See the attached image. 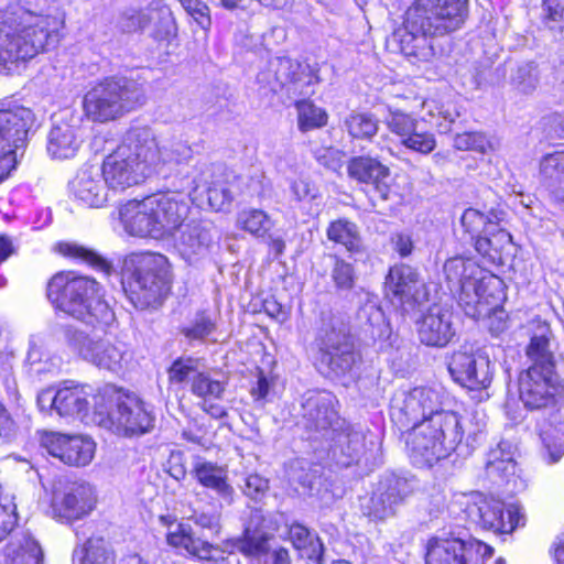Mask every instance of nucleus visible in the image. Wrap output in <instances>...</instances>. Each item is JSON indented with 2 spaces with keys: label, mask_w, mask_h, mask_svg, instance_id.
I'll list each match as a JSON object with an SVG mask.
<instances>
[{
  "label": "nucleus",
  "mask_w": 564,
  "mask_h": 564,
  "mask_svg": "<svg viewBox=\"0 0 564 564\" xmlns=\"http://www.w3.org/2000/svg\"><path fill=\"white\" fill-rule=\"evenodd\" d=\"M485 471L487 478L495 484L510 481L516 476L517 463L499 445L488 453Z\"/></svg>",
  "instance_id": "nucleus-42"
},
{
  "label": "nucleus",
  "mask_w": 564,
  "mask_h": 564,
  "mask_svg": "<svg viewBox=\"0 0 564 564\" xmlns=\"http://www.w3.org/2000/svg\"><path fill=\"white\" fill-rule=\"evenodd\" d=\"M348 133L355 139H371L378 132V120L370 113H350L345 119Z\"/></svg>",
  "instance_id": "nucleus-48"
},
{
  "label": "nucleus",
  "mask_w": 564,
  "mask_h": 564,
  "mask_svg": "<svg viewBox=\"0 0 564 564\" xmlns=\"http://www.w3.org/2000/svg\"><path fill=\"white\" fill-rule=\"evenodd\" d=\"M183 8L204 29L210 25L209 8L200 0H178Z\"/></svg>",
  "instance_id": "nucleus-56"
},
{
  "label": "nucleus",
  "mask_w": 564,
  "mask_h": 564,
  "mask_svg": "<svg viewBox=\"0 0 564 564\" xmlns=\"http://www.w3.org/2000/svg\"><path fill=\"white\" fill-rule=\"evenodd\" d=\"M390 243L392 249L401 257H409L414 248L413 239L410 234L398 231L390 236Z\"/></svg>",
  "instance_id": "nucleus-57"
},
{
  "label": "nucleus",
  "mask_w": 564,
  "mask_h": 564,
  "mask_svg": "<svg viewBox=\"0 0 564 564\" xmlns=\"http://www.w3.org/2000/svg\"><path fill=\"white\" fill-rule=\"evenodd\" d=\"M466 17L464 0H415L399 33L401 52L417 61H429L434 56L431 36L459 29Z\"/></svg>",
  "instance_id": "nucleus-5"
},
{
  "label": "nucleus",
  "mask_w": 564,
  "mask_h": 564,
  "mask_svg": "<svg viewBox=\"0 0 564 564\" xmlns=\"http://www.w3.org/2000/svg\"><path fill=\"white\" fill-rule=\"evenodd\" d=\"M337 399L328 391H307L302 397L299 424L314 438H328L337 431L340 419L336 410Z\"/></svg>",
  "instance_id": "nucleus-14"
},
{
  "label": "nucleus",
  "mask_w": 564,
  "mask_h": 564,
  "mask_svg": "<svg viewBox=\"0 0 564 564\" xmlns=\"http://www.w3.org/2000/svg\"><path fill=\"white\" fill-rule=\"evenodd\" d=\"M291 192L295 200H313L318 196V191L307 180H294L291 183Z\"/></svg>",
  "instance_id": "nucleus-58"
},
{
  "label": "nucleus",
  "mask_w": 564,
  "mask_h": 564,
  "mask_svg": "<svg viewBox=\"0 0 564 564\" xmlns=\"http://www.w3.org/2000/svg\"><path fill=\"white\" fill-rule=\"evenodd\" d=\"M4 500V502H0V541L3 540L17 524L15 505L7 498Z\"/></svg>",
  "instance_id": "nucleus-55"
},
{
  "label": "nucleus",
  "mask_w": 564,
  "mask_h": 564,
  "mask_svg": "<svg viewBox=\"0 0 564 564\" xmlns=\"http://www.w3.org/2000/svg\"><path fill=\"white\" fill-rule=\"evenodd\" d=\"M343 153L334 148L324 149L317 154V161L325 167L337 171L341 167Z\"/></svg>",
  "instance_id": "nucleus-60"
},
{
  "label": "nucleus",
  "mask_w": 564,
  "mask_h": 564,
  "mask_svg": "<svg viewBox=\"0 0 564 564\" xmlns=\"http://www.w3.org/2000/svg\"><path fill=\"white\" fill-rule=\"evenodd\" d=\"M466 511L484 529L501 534L511 533L521 520L518 506H506L499 499L480 494L473 497Z\"/></svg>",
  "instance_id": "nucleus-16"
},
{
  "label": "nucleus",
  "mask_w": 564,
  "mask_h": 564,
  "mask_svg": "<svg viewBox=\"0 0 564 564\" xmlns=\"http://www.w3.org/2000/svg\"><path fill=\"white\" fill-rule=\"evenodd\" d=\"M214 225L209 220H191L180 228L176 245L183 257L191 259L194 256L207 253L214 239Z\"/></svg>",
  "instance_id": "nucleus-32"
},
{
  "label": "nucleus",
  "mask_w": 564,
  "mask_h": 564,
  "mask_svg": "<svg viewBox=\"0 0 564 564\" xmlns=\"http://www.w3.org/2000/svg\"><path fill=\"white\" fill-rule=\"evenodd\" d=\"M326 235L330 241L344 246L352 256L365 251L358 226L350 220L340 218L332 221L327 227Z\"/></svg>",
  "instance_id": "nucleus-37"
},
{
  "label": "nucleus",
  "mask_w": 564,
  "mask_h": 564,
  "mask_svg": "<svg viewBox=\"0 0 564 564\" xmlns=\"http://www.w3.org/2000/svg\"><path fill=\"white\" fill-rule=\"evenodd\" d=\"M143 100V91L134 80L110 77L85 94L83 108L89 120L105 123L134 110Z\"/></svg>",
  "instance_id": "nucleus-8"
},
{
  "label": "nucleus",
  "mask_w": 564,
  "mask_h": 564,
  "mask_svg": "<svg viewBox=\"0 0 564 564\" xmlns=\"http://www.w3.org/2000/svg\"><path fill=\"white\" fill-rule=\"evenodd\" d=\"M107 183L101 169L84 166L69 183L72 195L88 207L99 208L107 202Z\"/></svg>",
  "instance_id": "nucleus-29"
},
{
  "label": "nucleus",
  "mask_w": 564,
  "mask_h": 564,
  "mask_svg": "<svg viewBox=\"0 0 564 564\" xmlns=\"http://www.w3.org/2000/svg\"><path fill=\"white\" fill-rule=\"evenodd\" d=\"M270 388V380L264 376L263 371H260L256 384L250 390V394L254 401H262L268 397Z\"/></svg>",
  "instance_id": "nucleus-63"
},
{
  "label": "nucleus",
  "mask_w": 564,
  "mask_h": 564,
  "mask_svg": "<svg viewBox=\"0 0 564 564\" xmlns=\"http://www.w3.org/2000/svg\"><path fill=\"white\" fill-rule=\"evenodd\" d=\"M64 21L12 7L0 15V74L11 75L47 46L58 42Z\"/></svg>",
  "instance_id": "nucleus-3"
},
{
  "label": "nucleus",
  "mask_w": 564,
  "mask_h": 564,
  "mask_svg": "<svg viewBox=\"0 0 564 564\" xmlns=\"http://www.w3.org/2000/svg\"><path fill=\"white\" fill-rule=\"evenodd\" d=\"M153 212L158 218L161 237L171 236L183 226L189 205L186 197L180 193H164L150 196Z\"/></svg>",
  "instance_id": "nucleus-28"
},
{
  "label": "nucleus",
  "mask_w": 564,
  "mask_h": 564,
  "mask_svg": "<svg viewBox=\"0 0 564 564\" xmlns=\"http://www.w3.org/2000/svg\"><path fill=\"white\" fill-rule=\"evenodd\" d=\"M417 335L426 346L445 347L456 335L453 312L445 306H431L417 322Z\"/></svg>",
  "instance_id": "nucleus-24"
},
{
  "label": "nucleus",
  "mask_w": 564,
  "mask_h": 564,
  "mask_svg": "<svg viewBox=\"0 0 564 564\" xmlns=\"http://www.w3.org/2000/svg\"><path fill=\"white\" fill-rule=\"evenodd\" d=\"M501 216L502 213L497 210L484 214L478 209L468 208L462 215L460 223L465 231L470 236V239L476 241V239L484 237L490 230H496L502 219Z\"/></svg>",
  "instance_id": "nucleus-40"
},
{
  "label": "nucleus",
  "mask_w": 564,
  "mask_h": 564,
  "mask_svg": "<svg viewBox=\"0 0 564 564\" xmlns=\"http://www.w3.org/2000/svg\"><path fill=\"white\" fill-rule=\"evenodd\" d=\"M192 155V148L186 142L180 139L159 141L150 127L135 126L106 156L101 171L109 187L122 191L187 162Z\"/></svg>",
  "instance_id": "nucleus-2"
},
{
  "label": "nucleus",
  "mask_w": 564,
  "mask_h": 564,
  "mask_svg": "<svg viewBox=\"0 0 564 564\" xmlns=\"http://www.w3.org/2000/svg\"><path fill=\"white\" fill-rule=\"evenodd\" d=\"M269 490V480L259 474H250L245 479L243 494L253 500H260Z\"/></svg>",
  "instance_id": "nucleus-54"
},
{
  "label": "nucleus",
  "mask_w": 564,
  "mask_h": 564,
  "mask_svg": "<svg viewBox=\"0 0 564 564\" xmlns=\"http://www.w3.org/2000/svg\"><path fill=\"white\" fill-rule=\"evenodd\" d=\"M348 176L359 184L371 186L387 200L390 194V169L377 158L359 155L349 160L347 164Z\"/></svg>",
  "instance_id": "nucleus-26"
},
{
  "label": "nucleus",
  "mask_w": 564,
  "mask_h": 564,
  "mask_svg": "<svg viewBox=\"0 0 564 564\" xmlns=\"http://www.w3.org/2000/svg\"><path fill=\"white\" fill-rule=\"evenodd\" d=\"M236 195L232 185L227 183H213L207 189L208 203L215 210L229 207Z\"/></svg>",
  "instance_id": "nucleus-52"
},
{
  "label": "nucleus",
  "mask_w": 564,
  "mask_h": 564,
  "mask_svg": "<svg viewBox=\"0 0 564 564\" xmlns=\"http://www.w3.org/2000/svg\"><path fill=\"white\" fill-rule=\"evenodd\" d=\"M42 446L50 455L70 466H86L95 454V443L79 435L46 433L42 437Z\"/></svg>",
  "instance_id": "nucleus-22"
},
{
  "label": "nucleus",
  "mask_w": 564,
  "mask_h": 564,
  "mask_svg": "<svg viewBox=\"0 0 564 564\" xmlns=\"http://www.w3.org/2000/svg\"><path fill=\"white\" fill-rule=\"evenodd\" d=\"M392 421L406 427V446L414 464L432 466L447 457L463 441L458 413L444 410V393L434 387L398 390L390 401Z\"/></svg>",
  "instance_id": "nucleus-1"
},
{
  "label": "nucleus",
  "mask_w": 564,
  "mask_h": 564,
  "mask_svg": "<svg viewBox=\"0 0 564 564\" xmlns=\"http://www.w3.org/2000/svg\"><path fill=\"white\" fill-rule=\"evenodd\" d=\"M288 534L289 540L302 557H306L316 564H323L324 545L306 527L294 522L289 525Z\"/></svg>",
  "instance_id": "nucleus-36"
},
{
  "label": "nucleus",
  "mask_w": 564,
  "mask_h": 564,
  "mask_svg": "<svg viewBox=\"0 0 564 564\" xmlns=\"http://www.w3.org/2000/svg\"><path fill=\"white\" fill-rule=\"evenodd\" d=\"M278 74L281 80L285 75V79L294 85V90H299L302 95H312L314 90L311 87L319 82L318 76L312 73L310 66L302 67L297 62L285 57L279 59ZM282 83L284 84V82Z\"/></svg>",
  "instance_id": "nucleus-39"
},
{
  "label": "nucleus",
  "mask_w": 564,
  "mask_h": 564,
  "mask_svg": "<svg viewBox=\"0 0 564 564\" xmlns=\"http://www.w3.org/2000/svg\"><path fill=\"white\" fill-rule=\"evenodd\" d=\"M56 250L64 257L79 260L94 267L95 269L105 271L107 273L110 271L111 265L106 259L95 253L94 251L76 243L62 242L56 246Z\"/></svg>",
  "instance_id": "nucleus-47"
},
{
  "label": "nucleus",
  "mask_w": 564,
  "mask_h": 564,
  "mask_svg": "<svg viewBox=\"0 0 564 564\" xmlns=\"http://www.w3.org/2000/svg\"><path fill=\"white\" fill-rule=\"evenodd\" d=\"M64 337L80 356L99 368L116 371L121 368L124 352L121 347L106 340H93L83 332L66 327Z\"/></svg>",
  "instance_id": "nucleus-21"
},
{
  "label": "nucleus",
  "mask_w": 564,
  "mask_h": 564,
  "mask_svg": "<svg viewBox=\"0 0 564 564\" xmlns=\"http://www.w3.org/2000/svg\"><path fill=\"white\" fill-rule=\"evenodd\" d=\"M541 174L550 181L547 186L552 198L564 209V152L544 156Z\"/></svg>",
  "instance_id": "nucleus-38"
},
{
  "label": "nucleus",
  "mask_w": 564,
  "mask_h": 564,
  "mask_svg": "<svg viewBox=\"0 0 564 564\" xmlns=\"http://www.w3.org/2000/svg\"><path fill=\"white\" fill-rule=\"evenodd\" d=\"M345 422L340 421L337 431L330 433L328 438L335 442V451L339 449L349 460L343 462L349 465L352 460L357 459L365 449V436L358 431L350 427H344Z\"/></svg>",
  "instance_id": "nucleus-43"
},
{
  "label": "nucleus",
  "mask_w": 564,
  "mask_h": 564,
  "mask_svg": "<svg viewBox=\"0 0 564 564\" xmlns=\"http://www.w3.org/2000/svg\"><path fill=\"white\" fill-rule=\"evenodd\" d=\"M33 123L30 108L17 104L0 108V182L14 167L17 152L25 147Z\"/></svg>",
  "instance_id": "nucleus-12"
},
{
  "label": "nucleus",
  "mask_w": 564,
  "mask_h": 564,
  "mask_svg": "<svg viewBox=\"0 0 564 564\" xmlns=\"http://www.w3.org/2000/svg\"><path fill=\"white\" fill-rule=\"evenodd\" d=\"M448 371L457 383L470 390L486 389L492 380L490 360L480 352L455 351L448 364Z\"/></svg>",
  "instance_id": "nucleus-19"
},
{
  "label": "nucleus",
  "mask_w": 564,
  "mask_h": 564,
  "mask_svg": "<svg viewBox=\"0 0 564 564\" xmlns=\"http://www.w3.org/2000/svg\"><path fill=\"white\" fill-rule=\"evenodd\" d=\"M199 362L197 359L187 357L176 359L169 369V379L173 383L193 381L195 375H199Z\"/></svg>",
  "instance_id": "nucleus-50"
},
{
  "label": "nucleus",
  "mask_w": 564,
  "mask_h": 564,
  "mask_svg": "<svg viewBox=\"0 0 564 564\" xmlns=\"http://www.w3.org/2000/svg\"><path fill=\"white\" fill-rule=\"evenodd\" d=\"M150 196L142 200H129L119 215L124 230L137 237L162 238Z\"/></svg>",
  "instance_id": "nucleus-27"
},
{
  "label": "nucleus",
  "mask_w": 564,
  "mask_h": 564,
  "mask_svg": "<svg viewBox=\"0 0 564 564\" xmlns=\"http://www.w3.org/2000/svg\"><path fill=\"white\" fill-rule=\"evenodd\" d=\"M96 501L93 486L87 482H70L55 490L52 513L59 522L72 523L89 516Z\"/></svg>",
  "instance_id": "nucleus-17"
},
{
  "label": "nucleus",
  "mask_w": 564,
  "mask_h": 564,
  "mask_svg": "<svg viewBox=\"0 0 564 564\" xmlns=\"http://www.w3.org/2000/svg\"><path fill=\"white\" fill-rule=\"evenodd\" d=\"M228 381L217 378L210 372L200 371L195 375L191 384V392L198 398L200 409L214 419L227 416L226 409L217 403L223 400Z\"/></svg>",
  "instance_id": "nucleus-30"
},
{
  "label": "nucleus",
  "mask_w": 564,
  "mask_h": 564,
  "mask_svg": "<svg viewBox=\"0 0 564 564\" xmlns=\"http://www.w3.org/2000/svg\"><path fill=\"white\" fill-rule=\"evenodd\" d=\"M384 123L399 138L400 143L411 151L426 155L436 148L434 133L422 130L420 121L410 113L389 109Z\"/></svg>",
  "instance_id": "nucleus-20"
},
{
  "label": "nucleus",
  "mask_w": 564,
  "mask_h": 564,
  "mask_svg": "<svg viewBox=\"0 0 564 564\" xmlns=\"http://www.w3.org/2000/svg\"><path fill=\"white\" fill-rule=\"evenodd\" d=\"M214 330L213 322L206 316H199L192 327L184 329V335L189 339H203Z\"/></svg>",
  "instance_id": "nucleus-59"
},
{
  "label": "nucleus",
  "mask_w": 564,
  "mask_h": 564,
  "mask_svg": "<svg viewBox=\"0 0 564 564\" xmlns=\"http://www.w3.org/2000/svg\"><path fill=\"white\" fill-rule=\"evenodd\" d=\"M475 249L487 263L494 265L506 264L514 254L512 237L507 230L500 228V224L496 230H490L484 237L476 239Z\"/></svg>",
  "instance_id": "nucleus-33"
},
{
  "label": "nucleus",
  "mask_w": 564,
  "mask_h": 564,
  "mask_svg": "<svg viewBox=\"0 0 564 564\" xmlns=\"http://www.w3.org/2000/svg\"><path fill=\"white\" fill-rule=\"evenodd\" d=\"M153 422V415L137 397H121L111 388H105L95 400L94 423L117 434H143L150 431Z\"/></svg>",
  "instance_id": "nucleus-9"
},
{
  "label": "nucleus",
  "mask_w": 564,
  "mask_h": 564,
  "mask_svg": "<svg viewBox=\"0 0 564 564\" xmlns=\"http://www.w3.org/2000/svg\"><path fill=\"white\" fill-rule=\"evenodd\" d=\"M494 549L476 539H432L426 552L427 564H484Z\"/></svg>",
  "instance_id": "nucleus-15"
},
{
  "label": "nucleus",
  "mask_w": 564,
  "mask_h": 564,
  "mask_svg": "<svg viewBox=\"0 0 564 564\" xmlns=\"http://www.w3.org/2000/svg\"><path fill=\"white\" fill-rule=\"evenodd\" d=\"M278 527L272 516L260 509L251 511L243 533L236 542L237 550L243 555L261 562L271 551L270 541Z\"/></svg>",
  "instance_id": "nucleus-18"
},
{
  "label": "nucleus",
  "mask_w": 564,
  "mask_h": 564,
  "mask_svg": "<svg viewBox=\"0 0 564 564\" xmlns=\"http://www.w3.org/2000/svg\"><path fill=\"white\" fill-rule=\"evenodd\" d=\"M17 434V426L0 403V442H9Z\"/></svg>",
  "instance_id": "nucleus-61"
},
{
  "label": "nucleus",
  "mask_w": 564,
  "mask_h": 564,
  "mask_svg": "<svg viewBox=\"0 0 564 564\" xmlns=\"http://www.w3.org/2000/svg\"><path fill=\"white\" fill-rule=\"evenodd\" d=\"M540 437L549 453L552 463H556L564 455V429L550 425L540 432Z\"/></svg>",
  "instance_id": "nucleus-49"
},
{
  "label": "nucleus",
  "mask_w": 564,
  "mask_h": 564,
  "mask_svg": "<svg viewBox=\"0 0 564 564\" xmlns=\"http://www.w3.org/2000/svg\"><path fill=\"white\" fill-rule=\"evenodd\" d=\"M43 551L36 540L30 535L23 536L12 544L8 553V564H44Z\"/></svg>",
  "instance_id": "nucleus-45"
},
{
  "label": "nucleus",
  "mask_w": 564,
  "mask_h": 564,
  "mask_svg": "<svg viewBox=\"0 0 564 564\" xmlns=\"http://www.w3.org/2000/svg\"><path fill=\"white\" fill-rule=\"evenodd\" d=\"M411 491L408 479L393 474L387 475L371 497L370 514L379 520L392 517Z\"/></svg>",
  "instance_id": "nucleus-25"
},
{
  "label": "nucleus",
  "mask_w": 564,
  "mask_h": 564,
  "mask_svg": "<svg viewBox=\"0 0 564 564\" xmlns=\"http://www.w3.org/2000/svg\"><path fill=\"white\" fill-rule=\"evenodd\" d=\"M46 294L56 310L94 328L109 326L115 313L100 294L94 279L73 271L54 274L47 283Z\"/></svg>",
  "instance_id": "nucleus-6"
},
{
  "label": "nucleus",
  "mask_w": 564,
  "mask_h": 564,
  "mask_svg": "<svg viewBox=\"0 0 564 564\" xmlns=\"http://www.w3.org/2000/svg\"><path fill=\"white\" fill-rule=\"evenodd\" d=\"M194 474L198 482L214 490L223 499L232 500L234 488L227 481V471L210 462L196 463Z\"/></svg>",
  "instance_id": "nucleus-34"
},
{
  "label": "nucleus",
  "mask_w": 564,
  "mask_h": 564,
  "mask_svg": "<svg viewBox=\"0 0 564 564\" xmlns=\"http://www.w3.org/2000/svg\"><path fill=\"white\" fill-rule=\"evenodd\" d=\"M73 564H116L113 552L102 539H88L77 545L72 555Z\"/></svg>",
  "instance_id": "nucleus-41"
},
{
  "label": "nucleus",
  "mask_w": 564,
  "mask_h": 564,
  "mask_svg": "<svg viewBox=\"0 0 564 564\" xmlns=\"http://www.w3.org/2000/svg\"><path fill=\"white\" fill-rule=\"evenodd\" d=\"M123 289L140 310L160 305L170 290L166 258L159 253H132L123 262Z\"/></svg>",
  "instance_id": "nucleus-7"
},
{
  "label": "nucleus",
  "mask_w": 564,
  "mask_h": 564,
  "mask_svg": "<svg viewBox=\"0 0 564 564\" xmlns=\"http://www.w3.org/2000/svg\"><path fill=\"white\" fill-rule=\"evenodd\" d=\"M454 147L459 151H476L485 153L490 147L485 134L480 132H464L456 134Z\"/></svg>",
  "instance_id": "nucleus-53"
},
{
  "label": "nucleus",
  "mask_w": 564,
  "mask_h": 564,
  "mask_svg": "<svg viewBox=\"0 0 564 564\" xmlns=\"http://www.w3.org/2000/svg\"><path fill=\"white\" fill-rule=\"evenodd\" d=\"M444 273L451 290H459L458 302L467 316L488 318L489 328L496 334L506 328L505 311L499 307L503 284L500 278L463 257L448 259Z\"/></svg>",
  "instance_id": "nucleus-4"
},
{
  "label": "nucleus",
  "mask_w": 564,
  "mask_h": 564,
  "mask_svg": "<svg viewBox=\"0 0 564 564\" xmlns=\"http://www.w3.org/2000/svg\"><path fill=\"white\" fill-rule=\"evenodd\" d=\"M297 110V127L300 131L307 132L323 128L327 124V112L308 100H301L295 104Z\"/></svg>",
  "instance_id": "nucleus-46"
},
{
  "label": "nucleus",
  "mask_w": 564,
  "mask_h": 564,
  "mask_svg": "<svg viewBox=\"0 0 564 564\" xmlns=\"http://www.w3.org/2000/svg\"><path fill=\"white\" fill-rule=\"evenodd\" d=\"M236 226L257 238H264L274 226V221L262 209L245 208L237 215Z\"/></svg>",
  "instance_id": "nucleus-44"
},
{
  "label": "nucleus",
  "mask_w": 564,
  "mask_h": 564,
  "mask_svg": "<svg viewBox=\"0 0 564 564\" xmlns=\"http://www.w3.org/2000/svg\"><path fill=\"white\" fill-rule=\"evenodd\" d=\"M166 540L171 546L199 560H210L213 557V545L202 539L194 538L191 530L184 524H176L174 530H170Z\"/></svg>",
  "instance_id": "nucleus-35"
},
{
  "label": "nucleus",
  "mask_w": 564,
  "mask_h": 564,
  "mask_svg": "<svg viewBox=\"0 0 564 564\" xmlns=\"http://www.w3.org/2000/svg\"><path fill=\"white\" fill-rule=\"evenodd\" d=\"M152 14H153L152 11H140V12L132 14L127 20V25H126L127 30L128 31H142V30L147 29L153 18Z\"/></svg>",
  "instance_id": "nucleus-62"
},
{
  "label": "nucleus",
  "mask_w": 564,
  "mask_h": 564,
  "mask_svg": "<svg viewBox=\"0 0 564 564\" xmlns=\"http://www.w3.org/2000/svg\"><path fill=\"white\" fill-rule=\"evenodd\" d=\"M538 328L539 334L531 337V409L555 404L564 394L549 349L550 328L540 322Z\"/></svg>",
  "instance_id": "nucleus-10"
},
{
  "label": "nucleus",
  "mask_w": 564,
  "mask_h": 564,
  "mask_svg": "<svg viewBox=\"0 0 564 564\" xmlns=\"http://www.w3.org/2000/svg\"><path fill=\"white\" fill-rule=\"evenodd\" d=\"M316 344L321 365L334 376L350 372L359 359L349 324L341 316L330 315L323 319Z\"/></svg>",
  "instance_id": "nucleus-11"
},
{
  "label": "nucleus",
  "mask_w": 564,
  "mask_h": 564,
  "mask_svg": "<svg viewBox=\"0 0 564 564\" xmlns=\"http://www.w3.org/2000/svg\"><path fill=\"white\" fill-rule=\"evenodd\" d=\"M261 562L263 564H292L289 550L283 546L271 550Z\"/></svg>",
  "instance_id": "nucleus-64"
},
{
  "label": "nucleus",
  "mask_w": 564,
  "mask_h": 564,
  "mask_svg": "<svg viewBox=\"0 0 564 564\" xmlns=\"http://www.w3.org/2000/svg\"><path fill=\"white\" fill-rule=\"evenodd\" d=\"M330 276L338 290L348 291L355 285L356 273L352 264L346 262L339 257H334Z\"/></svg>",
  "instance_id": "nucleus-51"
},
{
  "label": "nucleus",
  "mask_w": 564,
  "mask_h": 564,
  "mask_svg": "<svg viewBox=\"0 0 564 564\" xmlns=\"http://www.w3.org/2000/svg\"><path fill=\"white\" fill-rule=\"evenodd\" d=\"M104 393V389L95 393L87 384L70 383L61 387L56 392L52 389L43 390L37 395V405L42 411H55L62 417H78L84 420L93 409L91 420L95 416V400Z\"/></svg>",
  "instance_id": "nucleus-13"
},
{
  "label": "nucleus",
  "mask_w": 564,
  "mask_h": 564,
  "mask_svg": "<svg viewBox=\"0 0 564 564\" xmlns=\"http://www.w3.org/2000/svg\"><path fill=\"white\" fill-rule=\"evenodd\" d=\"M83 142L78 124L59 120L55 121L47 134L46 152L54 160L74 158Z\"/></svg>",
  "instance_id": "nucleus-31"
},
{
  "label": "nucleus",
  "mask_w": 564,
  "mask_h": 564,
  "mask_svg": "<svg viewBox=\"0 0 564 564\" xmlns=\"http://www.w3.org/2000/svg\"><path fill=\"white\" fill-rule=\"evenodd\" d=\"M386 291L400 304H421L429 300V292L420 273L405 263L390 268L386 276Z\"/></svg>",
  "instance_id": "nucleus-23"
}]
</instances>
